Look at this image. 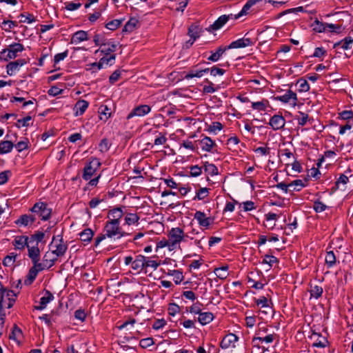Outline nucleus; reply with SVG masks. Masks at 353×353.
<instances>
[{
  "label": "nucleus",
  "instance_id": "obj_3",
  "mask_svg": "<svg viewBox=\"0 0 353 353\" xmlns=\"http://www.w3.org/2000/svg\"><path fill=\"white\" fill-rule=\"evenodd\" d=\"M101 163L97 158H92L87 163L83 168L82 178L88 181L92 178L97 170L99 168Z\"/></svg>",
  "mask_w": 353,
  "mask_h": 353
},
{
  "label": "nucleus",
  "instance_id": "obj_40",
  "mask_svg": "<svg viewBox=\"0 0 353 353\" xmlns=\"http://www.w3.org/2000/svg\"><path fill=\"white\" fill-rule=\"evenodd\" d=\"M228 270V266L225 265L220 268H215L214 273L220 279H225L228 275L227 271Z\"/></svg>",
  "mask_w": 353,
  "mask_h": 353
},
{
  "label": "nucleus",
  "instance_id": "obj_38",
  "mask_svg": "<svg viewBox=\"0 0 353 353\" xmlns=\"http://www.w3.org/2000/svg\"><path fill=\"white\" fill-rule=\"evenodd\" d=\"M139 216L135 213L127 212L125 216V223L128 225L138 223Z\"/></svg>",
  "mask_w": 353,
  "mask_h": 353
},
{
  "label": "nucleus",
  "instance_id": "obj_27",
  "mask_svg": "<svg viewBox=\"0 0 353 353\" xmlns=\"http://www.w3.org/2000/svg\"><path fill=\"white\" fill-rule=\"evenodd\" d=\"M57 237H60L59 243L56 245V250H53L52 254H56L57 256H61L65 254L67 251L68 245L67 244L63 243V240L62 236H57Z\"/></svg>",
  "mask_w": 353,
  "mask_h": 353
},
{
  "label": "nucleus",
  "instance_id": "obj_15",
  "mask_svg": "<svg viewBox=\"0 0 353 353\" xmlns=\"http://www.w3.org/2000/svg\"><path fill=\"white\" fill-rule=\"evenodd\" d=\"M202 32L203 29L197 23L191 24L188 30V36L194 40L199 38Z\"/></svg>",
  "mask_w": 353,
  "mask_h": 353
},
{
  "label": "nucleus",
  "instance_id": "obj_29",
  "mask_svg": "<svg viewBox=\"0 0 353 353\" xmlns=\"http://www.w3.org/2000/svg\"><path fill=\"white\" fill-rule=\"evenodd\" d=\"M145 256L143 255H138L135 260L132 262V268L138 272L145 268Z\"/></svg>",
  "mask_w": 353,
  "mask_h": 353
},
{
  "label": "nucleus",
  "instance_id": "obj_49",
  "mask_svg": "<svg viewBox=\"0 0 353 353\" xmlns=\"http://www.w3.org/2000/svg\"><path fill=\"white\" fill-rule=\"evenodd\" d=\"M19 17L21 18V19L20 20L21 23L27 22L28 23H31L36 21L35 17L32 14L30 13H21L20 14Z\"/></svg>",
  "mask_w": 353,
  "mask_h": 353
},
{
  "label": "nucleus",
  "instance_id": "obj_22",
  "mask_svg": "<svg viewBox=\"0 0 353 353\" xmlns=\"http://www.w3.org/2000/svg\"><path fill=\"white\" fill-rule=\"evenodd\" d=\"M53 299V294L50 291L46 290L45 295L40 299L39 305L35 306L34 308L37 310H43Z\"/></svg>",
  "mask_w": 353,
  "mask_h": 353
},
{
  "label": "nucleus",
  "instance_id": "obj_58",
  "mask_svg": "<svg viewBox=\"0 0 353 353\" xmlns=\"http://www.w3.org/2000/svg\"><path fill=\"white\" fill-rule=\"evenodd\" d=\"M172 276H174V281L176 284H179L183 279V274L178 270H174L172 271Z\"/></svg>",
  "mask_w": 353,
  "mask_h": 353
},
{
  "label": "nucleus",
  "instance_id": "obj_2",
  "mask_svg": "<svg viewBox=\"0 0 353 353\" xmlns=\"http://www.w3.org/2000/svg\"><path fill=\"white\" fill-rule=\"evenodd\" d=\"M31 212L41 217V220L47 221L50 218L52 209L48 207V204L43 202L36 203L30 209Z\"/></svg>",
  "mask_w": 353,
  "mask_h": 353
},
{
  "label": "nucleus",
  "instance_id": "obj_32",
  "mask_svg": "<svg viewBox=\"0 0 353 353\" xmlns=\"http://www.w3.org/2000/svg\"><path fill=\"white\" fill-rule=\"evenodd\" d=\"M263 0H248L246 3L244 5V6L243 7L241 11L237 14H235L234 15V19H239V17H241V16H243V14H247L248 11L250 10V8L256 4L257 3L259 2H261L263 1Z\"/></svg>",
  "mask_w": 353,
  "mask_h": 353
},
{
  "label": "nucleus",
  "instance_id": "obj_25",
  "mask_svg": "<svg viewBox=\"0 0 353 353\" xmlns=\"http://www.w3.org/2000/svg\"><path fill=\"white\" fill-rule=\"evenodd\" d=\"M199 143L202 150L206 152H211L212 148L216 146L214 141L208 137H205L203 139L199 141Z\"/></svg>",
  "mask_w": 353,
  "mask_h": 353
},
{
  "label": "nucleus",
  "instance_id": "obj_21",
  "mask_svg": "<svg viewBox=\"0 0 353 353\" xmlns=\"http://www.w3.org/2000/svg\"><path fill=\"white\" fill-rule=\"evenodd\" d=\"M88 105L89 103L87 101L83 99L79 100L74 107V115H82L88 108Z\"/></svg>",
  "mask_w": 353,
  "mask_h": 353
},
{
  "label": "nucleus",
  "instance_id": "obj_37",
  "mask_svg": "<svg viewBox=\"0 0 353 353\" xmlns=\"http://www.w3.org/2000/svg\"><path fill=\"white\" fill-rule=\"evenodd\" d=\"M348 181L349 178L347 176H346L344 174H340L339 177L336 179L334 183V186L332 187V190L336 191V190L340 188L341 185H345L348 183Z\"/></svg>",
  "mask_w": 353,
  "mask_h": 353
},
{
  "label": "nucleus",
  "instance_id": "obj_12",
  "mask_svg": "<svg viewBox=\"0 0 353 353\" xmlns=\"http://www.w3.org/2000/svg\"><path fill=\"white\" fill-rule=\"evenodd\" d=\"M232 14L221 15L208 28V31L217 30L221 28L232 17Z\"/></svg>",
  "mask_w": 353,
  "mask_h": 353
},
{
  "label": "nucleus",
  "instance_id": "obj_47",
  "mask_svg": "<svg viewBox=\"0 0 353 353\" xmlns=\"http://www.w3.org/2000/svg\"><path fill=\"white\" fill-rule=\"evenodd\" d=\"M267 104H268V101L266 99H263L261 101L252 102V108L259 111H263L265 110Z\"/></svg>",
  "mask_w": 353,
  "mask_h": 353
},
{
  "label": "nucleus",
  "instance_id": "obj_1",
  "mask_svg": "<svg viewBox=\"0 0 353 353\" xmlns=\"http://www.w3.org/2000/svg\"><path fill=\"white\" fill-rule=\"evenodd\" d=\"M126 235H128V234L122 230V228L120 227V223L108 221L103 228V233L99 234L95 238L94 245L96 247L98 246L106 237L112 239L117 236V239H120Z\"/></svg>",
  "mask_w": 353,
  "mask_h": 353
},
{
  "label": "nucleus",
  "instance_id": "obj_10",
  "mask_svg": "<svg viewBox=\"0 0 353 353\" xmlns=\"http://www.w3.org/2000/svg\"><path fill=\"white\" fill-rule=\"evenodd\" d=\"M285 120L281 115L275 114L271 117L269 124L273 130H278L284 128Z\"/></svg>",
  "mask_w": 353,
  "mask_h": 353
},
{
  "label": "nucleus",
  "instance_id": "obj_45",
  "mask_svg": "<svg viewBox=\"0 0 353 353\" xmlns=\"http://www.w3.org/2000/svg\"><path fill=\"white\" fill-rule=\"evenodd\" d=\"M116 58L115 54H111L109 57H103L100 59L99 61V70L101 69L103 64H110V65H112V61H114Z\"/></svg>",
  "mask_w": 353,
  "mask_h": 353
},
{
  "label": "nucleus",
  "instance_id": "obj_64",
  "mask_svg": "<svg viewBox=\"0 0 353 353\" xmlns=\"http://www.w3.org/2000/svg\"><path fill=\"white\" fill-rule=\"evenodd\" d=\"M168 314L170 316H174L176 313L179 312L180 307L176 303H170L168 307Z\"/></svg>",
  "mask_w": 353,
  "mask_h": 353
},
{
  "label": "nucleus",
  "instance_id": "obj_14",
  "mask_svg": "<svg viewBox=\"0 0 353 353\" xmlns=\"http://www.w3.org/2000/svg\"><path fill=\"white\" fill-rule=\"evenodd\" d=\"M27 248L28 251V256L31 259L33 265L37 266L40 260V250L38 245L30 246L28 244L27 245Z\"/></svg>",
  "mask_w": 353,
  "mask_h": 353
},
{
  "label": "nucleus",
  "instance_id": "obj_19",
  "mask_svg": "<svg viewBox=\"0 0 353 353\" xmlns=\"http://www.w3.org/2000/svg\"><path fill=\"white\" fill-rule=\"evenodd\" d=\"M123 215L121 208H116L109 211L108 218L109 221L120 223V220Z\"/></svg>",
  "mask_w": 353,
  "mask_h": 353
},
{
  "label": "nucleus",
  "instance_id": "obj_7",
  "mask_svg": "<svg viewBox=\"0 0 353 353\" xmlns=\"http://www.w3.org/2000/svg\"><path fill=\"white\" fill-rule=\"evenodd\" d=\"M151 110L150 106L148 105H140L134 108L130 113L127 116V119H130L134 116L143 117L148 114Z\"/></svg>",
  "mask_w": 353,
  "mask_h": 353
},
{
  "label": "nucleus",
  "instance_id": "obj_48",
  "mask_svg": "<svg viewBox=\"0 0 353 353\" xmlns=\"http://www.w3.org/2000/svg\"><path fill=\"white\" fill-rule=\"evenodd\" d=\"M327 208V206L319 199L314 202L313 209L317 213L322 212Z\"/></svg>",
  "mask_w": 353,
  "mask_h": 353
},
{
  "label": "nucleus",
  "instance_id": "obj_56",
  "mask_svg": "<svg viewBox=\"0 0 353 353\" xmlns=\"http://www.w3.org/2000/svg\"><path fill=\"white\" fill-rule=\"evenodd\" d=\"M297 84L299 86V90L301 92H307L310 90V85L305 79H300L297 81Z\"/></svg>",
  "mask_w": 353,
  "mask_h": 353
},
{
  "label": "nucleus",
  "instance_id": "obj_42",
  "mask_svg": "<svg viewBox=\"0 0 353 353\" xmlns=\"http://www.w3.org/2000/svg\"><path fill=\"white\" fill-rule=\"evenodd\" d=\"M325 263L327 268L332 267L336 263V256L333 251L327 252L325 255Z\"/></svg>",
  "mask_w": 353,
  "mask_h": 353
},
{
  "label": "nucleus",
  "instance_id": "obj_51",
  "mask_svg": "<svg viewBox=\"0 0 353 353\" xmlns=\"http://www.w3.org/2000/svg\"><path fill=\"white\" fill-rule=\"evenodd\" d=\"M17 26V23L16 21H11V20H7V21H3L2 22V28L6 31V32H9L10 30V29L13 28L14 27Z\"/></svg>",
  "mask_w": 353,
  "mask_h": 353
},
{
  "label": "nucleus",
  "instance_id": "obj_46",
  "mask_svg": "<svg viewBox=\"0 0 353 353\" xmlns=\"http://www.w3.org/2000/svg\"><path fill=\"white\" fill-rule=\"evenodd\" d=\"M122 19H114L105 25V27L110 30H117L122 24Z\"/></svg>",
  "mask_w": 353,
  "mask_h": 353
},
{
  "label": "nucleus",
  "instance_id": "obj_63",
  "mask_svg": "<svg viewBox=\"0 0 353 353\" xmlns=\"http://www.w3.org/2000/svg\"><path fill=\"white\" fill-rule=\"evenodd\" d=\"M99 112L105 116V119H108L111 115V110L107 105H101L99 108Z\"/></svg>",
  "mask_w": 353,
  "mask_h": 353
},
{
  "label": "nucleus",
  "instance_id": "obj_20",
  "mask_svg": "<svg viewBox=\"0 0 353 353\" xmlns=\"http://www.w3.org/2000/svg\"><path fill=\"white\" fill-rule=\"evenodd\" d=\"M238 336L232 333L226 334L220 343V346L223 349L228 348L232 343L238 341Z\"/></svg>",
  "mask_w": 353,
  "mask_h": 353
},
{
  "label": "nucleus",
  "instance_id": "obj_62",
  "mask_svg": "<svg viewBox=\"0 0 353 353\" xmlns=\"http://www.w3.org/2000/svg\"><path fill=\"white\" fill-rule=\"evenodd\" d=\"M153 344L154 341L153 339L151 337L143 339L139 342V345L144 349L150 347Z\"/></svg>",
  "mask_w": 353,
  "mask_h": 353
},
{
  "label": "nucleus",
  "instance_id": "obj_4",
  "mask_svg": "<svg viewBox=\"0 0 353 353\" xmlns=\"http://www.w3.org/2000/svg\"><path fill=\"white\" fill-rule=\"evenodd\" d=\"M185 234L180 228H172L168 233V241L170 243V251L176 248V245L182 241Z\"/></svg>",
  "mask_w": 353,
  "mask_h": 353
},
{
  "label": "nucleus",
  "instance_id": "obj_34",
  "mask_svg": "<svg viewBox=\"0 0 353 353\" xmlns=\"http://www.w3.org/2000/svg\"><path fill=\"white\" fill-rule=\"evenodd\" d=\"M14 144L10 141L0 142V154H7L12 151Z\"/></svg>",
  "mask_w": 353,
  "mask_h": 353
},
{
  "label": "nucleus",
  "instance_id": "obj_8",
  "mask_svg": "<svg viewBox=\"0 0 353 353\" xmlns=\"http://www.w3.org/2000/svg\"><path fill=\"white\" fill-rule=\"evenodd\" d=\"M51 254H50L48 252H47L43 257V262L38 263L37 266L39 268L40 270H43L45 269H49L54 265V262L57 260V259L52 258Z\"/></svg>",
  "mask_w": 353,
  "mask_h": 353
},
{
  "label": "nucleus",
  "instance_id": "obj_54",
  "mask_svg": "<svg viewBox=\"0 0 353 353\" xmlns=\"http://www.w3.org/2000/svg\"><path fill=\"white\" fill-rule=\"evenodd\" d=\"M22 334L23 333H22L21 330L16 324H14L12 327V330L11 334H10L9 338L10 339L17 341V336L19 335H22Z\"/></svg>",
  "mask_w": 353,
  "mask_h": 353
},
{
  "label": "nucleus",
  "instance_id": "obj_26",
  "mask_svg": "<svg viewBox=\"0 0 353 353\" xmlns=\"http://www.w3.org/2000/svg\"><path fill=\"white\" fill-rule=\"evenodd\" d=\"M353 43V38L347 37L341 41L334 44L333 48L335 49L341 48L343 50H348L351 48L350 45Z\"/></svg>",
  "mask_w": 353,
  "mask_h": 353
},
{
  "label": "nucleus",
  "instance_id": "obj_61",
  "mask_svg": "<svg viewBox=\"0 0 353 353\" xmlns=\"http://www.w3.org/2000/svg\"><path fill=\"white\" fill-rule=\"evenodd\" d=\"M31 119H32V117H30L29 115L23 119H18L17 122L16 123V126L18 128H20L21 126L28 127V126H29L28 121H30Z\"/></svg>",
  "mask_w": 353,
  "mask_h": 353
},
{
  "label": "nucleus",
  "instance_id": "obj_36",
  "mask_svg": "<svg viewBox=\"0 0 353 353\" xmlns=\"http://www.w3.org/2000/svg\"><path fill=\"white\" fill-rule=\"evenodd\" d=\"M79 235L81 241L89 243L92 239L94 232L90 228H86Z\"/></svg>",
  "mask_w": 353,
  "mask_h": 353
},
{
  "label": "nucleus",
  "instance_id": "obj_24",
  "mask_svg": "<svg viewBox=\"0 0 353 353\" xmlns=\"http://www.w3.org/2000/svg\"><path fill=\"white\" fill-rule=\"evenodd\" d=\"M228 48H227V46H221L219 48H216V51L214 52H212L211 55L208 58V61L216 62L220 59V58L222 57V55L225 52L226 50H228Z\"/></svg>",
  "mask_w": 353,
  "mask_h": 353
},
{
  "label": "nucleus",
  "instance_id": "obj_44",
  "mask_svg": "<svg viewBox=\"0 0 353 353\" xmlns=\"http://www.w3.org/2000/svg\"><path fill=\"white\" fill-rule=\"evenodd\" d=\"M299 114L295 116V119L297 120L298 124L299 125L303 126L306 124L307 121L309 119V116L307 114H305L303 112H299Z\"/></svg>",
  "mask_w": 353,
  "mask_h": 353
},
{
  "label": "nucleus",
  "instance_id": "obj_30",
  "mask_svg": "<svg viewBox=\"0 0 353 353\" xmlns=\"http://www.w3.org/2000/svg\"><path fill=\"white\" fill-rule=\"evenodd\" d=\"M88 40V32L84 30H79L76 32L71 38V43H79Z\"/></svg>",
  "mask_w": 353,
  "mask_h": 353
},
{
  "label": "nucleus",
  "instance_id": "obj_13",
  "mask_svg": "<svg viewBox=\"0 0 353 353\" xmlns=\"http://www.w3.org/2000/svg\"><path fill=\"white\" fill-rule=\"evenodd\" d=\"M276 99L285 103H289L290 101H292L293 105H296V102L298 101L296 94L291 90H288L286 92V93L282 96L276 97Z\"/></svg>",
  "mask_w": 353,
  "mask_h": 353
},
{
  "label": "nucleus",
  "instance_id": "obj_33",
  "mask_svg": "<svg viewBox=\"0 0 353 353\" xmlns=\"http://www.w3.org/2000/svg\"><path fill=\"white\" fill-rule=\"evenodd\" d=\"M139 23L138 19L136 18H130V20L124 26L122 32H132L134 31L137 24Z\"/></svg>",
  "mask_w": 353,
  "mask_h": 353
},
{
  "label": "nucleus",
  "instance_id": "obj_6",
  "mask_svg": "<svg viewBox=\"0 0 353 353\" xmlns=\"http://www.w3.org/2000/svg\"><path fill=\"white\" fill-rule=\"evenodd\" d=\"M194 219L198 221L201 227L204 228H208L213 221V219L206 217L205 214L201 211H196L194 214Z\"/></svg>",
  "mask_w": 353,
  "mask_h": 353
},
{
  "label": "nucleus",
  "instance_id": "obj_17",
  "mask_svg": "<svg viewBox=\"0 0 353 353\" xmlns=\"http://www.w3.org/2000/svg\"><path fill=\"white\" fill-rule=\"evenodd\" d=\"M294 185H299L301 187L305 186L302 180L296 179L290 183L281 182V183H277L274 187L276 188H279V189L282 190L285 193H287L288 191H290V188H292V186H294Z\"/></svg>",
  "mask_w": 353,
  "mask_h": 353
},
{
  "label": "nucleus",
  "instance_id": "obj_60",
  "mask_svg": "<svg viewBox=\"0 0 353 353\" xmlns=\"http://www.w3.org/2000/svg\"><path fill=\"white\" fill-rule=\"evenodd\" d=\"M255 303L257 305H261L262 307L268 308L269 310H272V307L268 305V301L265 296H261L260 299H256Z\"/></svg>",
  "mask_w": 353,
  "mask_h": 353
},
{
  "label": "nucleus",
  "instance_id": "obj_11",
  "mask_svg": "<svg viewBox=\"0 0 353 353\" xmlns=\"http://www.w3.org/2000/svg\"><path fill=\"white\" fill-rule=\"evenodd\" d=\"M26 63L27 61L24 59H20L17 61L10 62L6 65L8 74L12 76L17 70H19L20 67L23 66Z\"/></svg>",
  "mask_w": 353,
  "mask_h": 353
},
{
  "label": "nucleus",
  "instance_id": "obj_59",
  "mask_svg": "<svg viewBox=\"0 0 353 353\" xmlns=\"http://www.w3.org/2000/svg\"><path fill=\"white\" fill-rule=\"evenodd\" d=\"M314 24L316 26L314 27L313 30L316 32H323L325 31V30L327 28L326 23H323L321 21H319L318 19H316L314 21Z\"/></svg>",
  "mask_w": 353,
  "mask_h": 353
},
{
  "label": "nucleus",
  "instance_id": "obj_35",
  "mask_svg": "<svg viewBox=\"0 0 353 353\" xmlns=\"http://www.w3.org/2000/svg\"><path fill=\"white\" fill-rule=\"evenodd\" d=\"M310 292L311 297H314L317 299L322 296L323 290L321 286H319L318 285H313L312 283H310Z\"/></svg>",
  "mask_w": 353,
  "mask_h": 353
},
{
  "label": "nucleus",
  "instance_id": "obj_16",
  "mask_svg": "<svg viewBox=\"0 0 353 353\" xmlns=\"http://www.w3.org/2000/svg\"><path fill=\"white\" fill-rule=\"evenodd\" d=\"M35 221V214H23L14 223L18 225L27 226L29 224H32Z\"/></svg>",
  "mask_w": 353,
  "mask_h": 353
},
{
  "label": "nucleus",
  "instance_id": "obj_23",
  "mask_svg": "<svg viewBox=\"0 0 353 353\" xmlns=\"http://www.w3.org/2000/svg\"><path fill=\"white\" fill-rule=\"evenodd\" d=\"M43 270H40L39 268L33 265V266L29 270L27 278L24 281V283L26 285H30L36 279L39 272L42 271Z\"/></svg>",
  "mask_w": 353,
  "mask_h": 353
},
{
  "label": "nucleus",
  "instance_id": "obj_41",
  "mask_svg": "<svg viewBox=\"0 0 353 353\" xmlns=\"http://www.w3.org/2000/svg\"><path fill=\"white\" fill-rule=\"evenodd\" d=\"M45 237V233L41 231H37L34 234H32L30 237H29L28 243H32L34 241H37V245L39 242H41Z\"/></svg>",
  "mask_w": 353,
  "mask_h": 353
},
{
  "label": "nucleus",
  "instance_id": "obj_52",
  "mask_svg": "<svg viewBox=\"0 0 353 353\" xmlns=\"http://www.w3.org/2000/svg\"><path fill=\"white\" fill-rule=\"evenodd\" d=\"M28 143H29V141L26 138L24 141L18 142L17 144H15L14 145V147H15L17 150L19 152H22L23 150L28 148Z\"/></svg>",
  "mask_w": 353,
  "mask_h": 353
},
{
  "label": "nucleus",
  "instance_id": "obj_57",
  "mask_svg": "<svg viewBox=\"0 0 353 353\" xmlns=\"http://www.w3.org/2000/svg\"><path fill=\"white\" fill-rule=\"evenodd\" d=\"M110 144L108 139H103L99 144V150L102 152H107L110 148Z\"/></svg>",
  "mask_w": 353,
  "mask_h": 353
},
{
  "label": "nucleus",
  "instance_id": "obj_28",
  "mask_svg": "<svg viewBox=\"0 0 353 353\" xmlns=\"http://www.w3.org/2000/svg\"><path fill=\"white\" fill-rule=\"evenodd\" d=\"M28 239L29 237L26 236H17L13 241V245L16 249L23 250L29 244Z\"/></svg>",
  "mask_w": 353,
  "mask_h": 353
},
{
  "label": "nucleus",
  "instance_id": "obj_55",
  "mask_svg": "<svg viewBox=\"0 0 353 353\" xmlns=\"http://www.w3.org/2000/svg\"><path fill=\"white\" fill-rule=\"evenodd\" d=\"M339 118L350 122V120L353 118V112L352 110H343L339 113Z\"/></svg>",
  "mask_w": 353,
  "mask_h": 353
},
{
  "label": "nucleus",
  "instance_id": "obj_18",
  "mask_svg": "<svg viewBox=\"0 0 353 353\" xmlns=\"http://www.w3.org/2000/svg\"><path fill=\"white\" fill-rule=\"evenodd\" d=\"M101 46L103 48L100 50V52L105 55L114 52L117 48V45L114 42L107 41L106 39L103 40Z\"/></svg>",
  "mask_w": 353,
  "mask_h": 353
},
{
  "label": "nucleus",
  "instance_id": "obj_5",
  "mask_svg": "<svg viewBox=\"0 0 353 353\" xmlns=\"http://www.w3.org/2000/svg\"><path fill=\"white\" fill-rule=\"evenodd\" d=\"M24 50V47L21 43H14L8 46L7 48L3 49L1 54H6L5 61L10 59H15L18 56V52H21Z\"/></svg>",
  "mask_w": 353,
  "mask_h": 353
},
{
  "label": "nucleus",
  "instance_id": "obj_53",
  "mask_svg": "<svg viewBox=\"0 0 353 353\" xmlns=\"http://www.w3.org/2000/svg\"><path fill=\"white\" fill-rule=\"evenodd\" d=\"M205 82L208 83V85L203 86V93L209 94L213 93L216 91V89L213 87V83L210 81H209V79H205Z\"/></svg>",
  "mask_w": 353,
  "mask_h": 353
},
{
  "label": "nucleus",
  "instance_id": "obj_39",
  "mask_svg": "<svg viewBox=\"0 0 353 353\" xmlns=\"http://www.w3.org/2000/svg\"><path fill=\"white\" fill-rule=\"evenodd\" d=\"M204 171L208 175L214 176L218 174V168L215 165L205 162L204 163Z\"/></svg>",
  "mask_w": 353,
  "mask_h": 353
},
{
  "label": "nucleus",
  "instance_id": "obj_43",
  "mask_svg": "<svg viewBox=\"0 0 353 353\" xmlns=\"http://www.w3.org/2000/svg\"><path fill=\"white\" fill-rule=\"evenodd\" d=\"M209 189L207 188H201L196 192V196L193 198V200H203L208 196Z\"/></svg>",
  "mask_w": 353,
  "mask_h": 353
},
{
  "label": "nucleus",
  "instance_id": "obj_9",
  "mask_svg": "<svg viewBox=\"0 0 353 353\" xmlns=\"http://www.w3.org/2000/svg\"><path fill=\"white\" fill-rule=\"evenodd\" d=\"M254 42L250 38L243 37L242 39H239L234 41H232L229 46H227V48H245L247 46H250L254 45Z\"/></svg>",
  "mask_w": 353,
  "mask_h": 353
},
{
  "label": "nucleus",
  "instance_id": "obj_50",
  "mask_svg": "<svg viewBox=\"0 0 353 353\" xmlns=\"http://www.w3.org/2000/svg\"><path fill=\"white\" fill-rule=\"evenodd\" d=\"M276 337H278V336L276 334H269V335H267L265 337H260V336H257V337H254L253 338V340L252 341L254 343L256 341H265L266 343H272L274 339Z\"/></svg>",
  "mask_w": 353,
  "mask_h": 353
},
{
  "label": "nucleus",
  "instance_id": "obj_31",
  "mask_svg": "<svg viewBox=\"0 0 353 353\" xmlns=\"http://www.w3.org/2000/svg\"><path fill=\"white\" fill-rule=\"evenodd\" d=\"M214 314L212 312H201L198 317L199 322L204 325L206 324L210 323L212 320L214 319Z\"/></svg>",
  "mask_w": 353,
  "mask_h": 353
}]
</instances>
